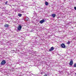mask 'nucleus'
<instances>
[{"label":"nucleus","instance_id":"nucleus-1","mask_svg":"<svg viewBox=\"0 0 76 76\" xmlns=\"http://www.w3.org/2000/svg\"><path fill=\"white\" fill-rule=\"evenodd\" d=\"M6 63V61L5 60H3L1 63V66H4V65Z\"/></svg>","mask_w":76,"mask_h":76},{"label":"nucleus","instance_id":"nucleus-2","mask_svg":"<svg viewBox=\"0 0 76 76\" xmlns=\"http://www.w3.org/2000/svg\"><path fill=\"white\" fill-rule=\"evenodd\" d=\"M22 29V26H21L20 25H19L18 27V29L17 30V31H20V30H21V29Z\"/></svg>","mask_w":76,"mask_h":76},{"label":"nucleus","instance_id":"nucleus-3","mask_svg":"<svg viewBox=\"0 0 76 76\" xmlns=\"http://www.w3.org/2000/svg\"><path fill=\"white\" fill-rule=\"evenodd\" d=\"M61 48H66V46L64 44L62 43L61 45Z\"/></svg>","mask_w":76,"mask_h":76},{"label":"nucleus","instance_id":"nucleus-4","mask_svg":"<svg viewBox=\"0 0 76 76\" xmlns=\"http://www.w3.org/2000/svg\"><path fill=\"white\" fill-rule=\"evenodd\" d=\"M45 22V20L44 19H43L42 20L39 21V23H43L44 22Z\"/></svg>","mask_w":76,"mask_h":76},{"label":"nucleus","instance_id":"nucleus-5","mask_svg":"<svg viewBox=\"0 0 76 76\" xmlns=\"http://www.w3.org/2000/svg\"><path fill=\"white\" fill-rule=\"evenodd\" d=\"M53 50H54V47H51L50 49L49 50V51H53Z\"/></svg>","mask_w":76,"mask_h":76},{"label":"nucleus","instance_id":"nucleus-6","mask_svg":"<svg viewBox=\"0 0 76 76\" xmlns=\"http://www.w3.org/2000/svg\"><path fill=\"white\" fill-rule=\"evenodd\" d=\"M73 63V61L71 60L70 62L69 65H70V66H72Z\"/></svg>","mask_w":76,"mask_h":76},{"label":"nucleus","instance_id":"nucleus-7","mask_svg":"<svg viewBox=\"0 0 76 76\" xmlns=\"http://www.w3.org/2000/svg\"><path fill=\"white\" fill-rule=\"evenodd\" d=\"M4 27L5 28H9V25L8 24H5L4 26Z\"/></svg>","mask_w":76,"mask_h":76},{"label":"nucleus","instance_id":"nucleus-8","mask_svg":"<svg viewBox=\"0 0 76 76\" xmlns=\"http://www.w3.org/2000/svg\"><path fill=\"white\" fill-rule=\"evenodd\" d=\"M51 16L53 18H55L56 16V15L55 14H52Z\"/></svg>","mask_w":76,"mask_h":76},{"label":"nucleus","instance_id":"nucleus-9","mask_svg":"<svg viewBox=\"0 0 76 76\" xmlns=\"http://www.w3.org/2000/svg\"><path fill=\"white\" fill-rule=\"evenodd\" d=\"M45 4L46 6H48V3L47 2H45Z\"/></svg>","mask_w":76,"mask_h":76},{"label":"nucleus","instance_id":"nucleus-10","mask_svg":"<svg viewBox=\"0 0 76 76\" xmlns=\"http://www.w3.org/2000/svg\"><path fill=\"white\" fill-rule=\"evenodd\" d=\"M18 16H19V17H21V16H22V14H19L18 15Z\"/></svg>","mask_w":76,"mask_h":76},{"label":"nucleus","instance_id":"nucleus-11","mask_svg":"<svg viewBox=\"0 0 76 76\" xmlns=\"http://www.w3.org/2000/svg\"><path fill=\"white\" fill-rule=\"evenodd\" d=\"M67 44H68L69 45V44H70V42L69 41H68V42L67 43Z\"/></svg>","mask_w":76,"mask_h":76},{"label":"nucleus","instance_id":"nucleus-12","mask_svg":"<svg viewBox=\"0 0 76 76\" xmlns=\"http://www.w3.org/2000/svg\"><path fill=\"white\" fill-rule=\"evenodd\" d=\"M74 67H76V63L74 64Z\"/></svg>","mask_w":76,"mask_h":76},{"label":"nucleus","instance_id":"nucleus-13","mask_svg":"<svg viewBox=\"0 0 76 76\" xmlns=\"http://www.w3.org/2000/svg\"><path fill=\"white\" fill-rule=\"evenodd\" d=\"M43 73H44V72H42L41 73V75H43Z\"/></svg>","mask_w":76,"mask_h":76},{"label":"nucleus","instance_id":"nucleus-14","mask_svg":"<svg viewBox=\"0 0 76 76\" xmlns=\"http://www.w3.org/2000/svg\"><path fill=\"white\" fill-rule=\"evenodd\" d=\"M74 9H75V10H76V7H74Z\"/></svg>","mask_w":76,"mask_h":76},{"label":"nucleus","instance_id":"nucleus-15","mask_svg":"<svg viewBox=\"0 0 76 76\" xmlns=\"http://www.w3.org/2000/svg\"><path fill=\"white\" fill-rule=\"evenodd\" d=\"M2 10H4V9H5V8L4 7H3L2 9Z\"/></svg>","mask_w":76,"mask_h":76},{"label":"nucleus","instance_id":"nucleus-16","mask_svg":"<svg viewBox=\"0 0 76 76\" xmlns=\"http://www.w3.org/2000/svg\"><path fill=\"white\" fill-rule=\"evenodd\" d=\"M7 1H6V2H5V4H7Z\"/></svg>","mask_w":76,"mask_h":76},{"label":"nucleus","instance_id":"nucleus-17","mask_svg":"<svg viewBox=\"0 0 76 76\" xmlns=\"http://www.w3.org/2000/svg\"><path fill=\"white\" fill-rule=\"evenodd\" d=\"M44 76H47V75L46 74H45L44 75Z\"/></svg>","mask_w":76,"mask_h":76},{"label":"nucleus","instance_id":"nucleus-18","mask_svg":"<svg viewBox=\"0 0 76 76\" xmlns=\"http://www.w3.org/2000/svg\"><path fill=\"white\" fill-rule=\"evenodd\" d=\"M73 40H75V38H73Z\"/></svg>","mask_w":76,"mask_h":76},{"label":"nucleus","instance_id":"nucleus-19","mask_svg":"<svg viewBox=\"0 0 76 76\" xmlns=\"http://www.w3.org/2000/svg\"><path fill=\"white\" fill-rule=\"evenodd\" d=\"M36 52H34V53H35Z\"/></svg>","mask_w":76,"mask_h":76},{"label":"nucleus","instance_id":"nucleus-20","mask_svg":"<svg viewBox=\"0 0 76 76\" xmlns=\"http://www.w3.org/2000/svg\"><path fill=\"white\" fill-rule=\"evenodd\" d=\"M15 53H16V51H15Z\"/></svg>","mask_w":76,"mask_h":76},{"label":"nucleus","instance_id":"nucleus-21","mask_svg":"<svg viewBox=\"0 0 76 76\" xmlns=\"http://www.w3.org/2000/svg\"><path fill=\"white\" fill-rule=\"evenodd\" d=\"M33 53H34V52H33Z\"/></svg>","mask_w":76,"mask_h":76}]
</instances>
